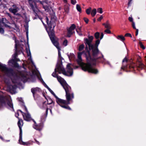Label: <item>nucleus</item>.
<instances>
[{
	"instance_id": "nucleus-1",
	"label": "nucleus",
	"mask_w": 146,
	"mask_h": 146,
	"mask_svg": "<svg viewBox=\"0 0 146 146\" xmlns=\"http://www.w3.org/2000/svg\"><path fill=\"white\" fill-rule=\"evenodd\" d=\"M86 52L83 51L78 53V59L77 60L78 63L81 66L82 70L84 71H87L89 72L94 74H97L98 73V70L94 68L91 64H95V63L93 62H95L98 58L92 59L87 47L86 48Z\"/></svg>"
},
{
	"instance_id": "nucleus-2",
	"label": "nucleus",
	"mask_w": 146,
	"mask_h": 146,
	"mask_svg": "<svg viewBox=\"0 0 146 146\" xmlns=\"http://www.w3.org/2000/svg\"><path fill=\"white\" fill-rule=\"evenodd\" d=\"M73 65L71 64H68L67 65V72H66L62 66V62L60 61L59 63H58L57 64L56 68L55 69V72L52 74V75L54 77H56L58 81L64 89L66 93L67 98L68 99L69 94L68 93V91L70 90V87L68 85L64 80L60 76H58L56 74V72H58L60 74L62 73L64 75L67 76H72L73 73L72 68Z\"/></svg>"
},
{
	"instance_id": "nucleus-3",
	"label": "nucleus",
	"mask_w": 146,
	"mask_h": 146,
	"mask_svg": "<svg viewBox=\"0 0 146 146\" xmlns=\"http://www.w3.org/2000/svg\"><path fill=\"white\" fill-rule=\"evenodd\" d=\"M0 69L3 72L8 76L11 74V78L13 83H15L13 85H10L7 88V89L12 93H15V90L17 88L16 83L17 82V80L20 79L24 82L26 81L28 78L27 73L26 72H21L20 73L19 76L17 75H13L12 74V70L11 69L8 68L5 64H3L0 63Z\"/></svg>"
},
{
	"instance_id": "nucleus-4",
	"label": "nucleus",
	"mask_w": 146,
	"mask_h": 146,
	"mask_svg": "<svg viewBox=\"0 0 146 146\" xmlns=\"http://www.w3.org/2000/svg\"><path fill=\"white\" fill-rule=\"evenodd\" d=\"M45 19L46 23L48 26V29L49 30L48 32V33L50 38L53 44L56 47L58 50V60L59 59L60 60H62V59H63V58L61 56L60 52V49L58 43L57 41L55 40L54 38L53 30L55 26V19H51V20L50 21L49 23H48V19L47 17H45Z\"/></svg>"
},
{
	"instance_id": "nucleus-5",
	"label": "nucleus",
	"mask_w": 146,
	"mask_h": 146,
	"mask_svg": "<svg viewBox=\"0 0 146 146\" xmlns=\"http://www.w3.org/2000/svg\"><path fill=\"white\" fill-rule=\"evenodd\" d=\"M50 92L56 98V102L60 106L62 107L65 109L69 110L71 109L69 107L66 105L70 104V103L69 101L74 98V94L71 92V88L70 90L68 92V93L69 95L68 99H67V98L66 93V98L67 100V101L65 100H63L58 98L52 90Z\"/></svg>"
},
{
	"instance_id": "nucleus-6",
	"label": "nucleus",
	"mask_w": 146,
	"mask_h": 146,
	"mask_svg": "<svg viewBox=\"0 0 146 146\" xmlns=\"http://www.w3.org/2000/svg\"><path fill=\"white\" fill-rule=\"evenodd\" d=\"M85 43L88 46L89 49L90 50H92V55L94 57H96L98 54L100 53L102 55L103 59L105 60L104 58L103 55L101 52H99L97 47H96L95 46L91 44L92 42L91 41L88 39L86 38L85 39Z\"/></svg>"
},
{
	"instance_id": "nucleus-7",
	"label": "nucleus",
	"mask_w": 146,
	"mask_h": 146,
	"mask_svg": "<svg viewBox=\"0 0 146 146\" xmlns=\"http://www.w3.org/2000/svg\"><path fill=\"white\" fill-rule=\"evenodd\" d=\"M0 102L3 105L8 108H13V106L10 96L3 97L0 96Z\"/></svg>"
},
{
	"instance_id": "nucleus-8",
	"label": "nucleus",
	"mask_w": 146,
	"mask_h": 146,
	"mask_svg": "<svg viewBox=\"0 0 146 146\" xmlns=\"http://www.w3.org/2000/svg\"><path fill=\"white\" fill-rule=\"evenodd\" d=\"M19 121L18 122V125L20 129L19 139V143L22 145H28L29 144V142H24L22 141V127L23 125V121L21 119L18 118Z\"/></svg>"
},
{
	"instance_id": "nucleus-9",
	"label": "nucleus",
	"mask_w": 146,
	"mask_h": 146,
	"mask_svg": "<svg viewBox=\"0 0 146 146\" xmlns=\"http://www.w3.org/2000/svg\"><path fill=\"white\" fill-rule=\"evenodd\" d=\"M25 109L27 112L26 113H24L21 110H20V112L21 113L24 119L27 121H30L31 119V115L28 113L27 109L25 106Z\"/></svg>"
},
{
	"instance_id": "nucleus-10",
	"label": "nucleus",
	"mask_w": 146,
	"mask_h": 146,
	"mask_svg": "<svg viewBox=\"0 0 146 146\" xmlns=\"http://www.w3.org/2000/svg\"><path fill=\"white\" fill-rule=\"evenodd\" d=\"M76 27L74 24H72L68 30L67 36L68 37H70L71 35L73 33V30H74Z\"/></svg>"
},
{
	"instance_id": "nucleus-11",
	"label": "nucleus",
	"mask_w": 146,
	"mask_h": 146,
	"mask_svg": "<svg viewBox=\"0 0 146 146\" xmlns=\"http://www.w3.org/2000/svg\"><path fill=\"white\" fill-rule=\"evenodd\" d=\"M9 10L10 12L15 14L19 10V9L16 5H13L12 7L9 9Z\"/></svg>"
},
{
	"instance_id": "nucleus-12",
	"label": "nucleus",
	"mask_w": 146,
	"mask_h": 146,
	"mask_svg": "<svg viewBox=\"0 0 146 146\" xmlns=\"http://www.w3.org/2000/svg\"><path fill=\"white\" fill-rule=\"evenodd\" d=\"M8 64L9 66H13L15 67H18L19 65L18 63H17L15 60L13 59H12L9 60L8 62Z\"/></svg>"
},
{
	"instance_id": "nucleus-13",
	"label": "nucleus",
	"mask_w": 146,
	"mask_h": 146,
	"mask_svg": "<svg viewBox=\"0 0 146 146\" xmlns=\"http://www.w3.org/2000/svg\"><path fill=\"white\" fill-rule=\"evenodd\" d=\"M33 121L34 124L33 125V127L37 130H41L42 128V126L41 124L37 125L35 121Z\"/></svg>"
},
{
	"instance_id": "nucleus-14",
	"label": "nucleus",
	"mask_w": 146,
	"mask_h": 146,
	"mask_svg": "<svg viewBox=\"0 0 146 146\" xmlns=\"http://www.w3.org/2000/svg\"><path fill=\"white\" fill-rule=\"evenodd\" d=\"M31 90L33 96H34L35 93H36L37 92H40L41 90L39 88L36 87L35 88H32Z\"/></svg>"
},
{
	"instance_id": "nucleus-15",
	"label": "nucleus",
	"mask_w": 146,
	"mask_h": 146,
	"mask_svg": "<svg viewBox=\"0 0 146 146\" xmlns=\"http://www.w3.org/2000/svg\"><path fill=\"white\" fill-rule=\"evenodd\" d=\"M103 25L107 29H110L111 28V25L108 21H107L106 23H103Z\"/></svg>"
},
{
	"instance_id": "nucleus-16",
	"label": "nucleus",
	"mask_w": 146,
	"mask_h": 146,
	"mask_svg": "<svg viewBox=\"0 0 146 146\" xmlns=\"http://www.w3.org/2000/svg\"><path fill=\"white\" fill-rule=\"evenodd\" d=\"M68 56L70 60H74L75 58L74 54L73 53H70L68 54Z\"/></svg>"
},
{
	"instance_id": "nucleus-17",
	"label": "nucleus",
	"mask_w": 146,
	"mask_h": 146,
	"mask_svg": "<svg viewBox=\"0 0 146 146\" xmlns=\"http://www.w3.org/2000/svg\"><path fill=\"white\" fill-rule=\"evenodd\" d=\"M69 4H66L64 6V10L67 13H68L69 12Z\"/></svg>"
},
{
	"instance_id": "nucleus-18",
	"label": "nucleus",
	"mask_w": 146,
	"mask_h": 146,
	"mask_svg": "<svg viewBox=\"0 0 146 146\" xmlns=\"http://www.w3.org/2000/svg\"><path fill=\"white\" fill-rule=\"evenodd\" d=\"M97 12L96 9H94L92 11L91 14L92 17H94L96 15Z\"/></svg>"
},
{
	"instance_id": "nucleus-19",
	"label": "nucleus",
	"mask_w": 146,
	"mask_h": 146,
	"mask_svg": "<svg viewBox=\"0 0 146 146\" xmlns=\"http://www.w3.org/2000/svg\"><path fill=\"white\" fill-rule=\"evenodd\" d=\"M2 24H3V23L1 22L0 19V33H3L4 32L3 29L1 28V27H2Z\"/></svg>"
},
{
	"instance_id": "nucleus-20",
	"label": "nucleus",
	"mask_w": 146,
	"mask_h": 146,
	"mask_svg": "<svg viewBox=\"0 0 146 146\" xmlns=\"http://www.w3.org/2000/svg\"><path fill=\"white\" fill-rule=\"evenodd\" d=\"M117 39L121 40L122 41H123L125 40L124 37L122 35H118L117 36Z\"/></svg>"
},
{
	"instance_id": "nucleus-21",
	"label": "nucleus",
	"mask_w": 146,
	"mask_h": 146,
	"mask_svg": "<svg viewBox=\"0 0 146 146\" xmlns=\"http://www.w3.org/2000/svg\"><path fill=\"white\" fill-rule=\"evenodd\" d=\"M27 53L28 56H29V59H30L31 61V62L32 63H33V61L31 60V52H30V51L29 49V50H27Z\"/></svg>"
},
{
	"instance_id": "nucleus-22",
	"label": "nucleus",
	"mask_w": 146,
	"mask_h": 146,
	"mask_svg": "<svg viewBox=\"0 0 146 146\" xmlns=\"http://www.w3.org/2000/svg\"><path fill=\"white\" fill-rule=\"evenodd\" d=\"M76 8L77 10L80 13L82 12V9L80 6L78 4H77L76 5Z\"/></svg>"
},
{
	"instance_id": "nucleus-23",
	"label": "nucleus",
	"mask_w": 146,
	"mask_h": 146,
	"mask_svg": "<svg viewBox=\"0 0 146 146\" xmlns=\"http://www.w3.org/2000/svg\"><path fill=\"white\" fill-rule=\"evenodd\" d=\"M84 47V46L83 44H81L78 47V50L79 51H81L83 49Z\"/></svg>"
},
{
	"instance_id": "nucleus-24",
	"label": "nucleus",
	"mask_w": 146,
	"mask_h": 146,
	"mask_svg": "<svg viewBox=\"0 0 146 146\" xmlns=\"http://www.w3.org/2000/svg\"><path fill=\"white\" fill-rule=\"evenodd\" d=\"M91 9H92L90 7L89 8L87 9L86 10V13L88 15H89L90 14V13L91 12Z\"/></svg>"
},
{
	"instance_id": "nucleus-25",
	"label": "nucleus",
	"mask_w": 146,
	"mask_h": 146,
	"mask_svg": "<svg viewBox=\"0 0 146 146\" xmlns=\"http://www.w3.org/2000/svg\"><path fill=\"white\" fill-rule=\"evenodd\" d=\"M138 66L139 68H142L144 67V65L142 63L139 62V66Z\"/></svg>"
},
{
	"instance_id": "nucleus-26",
	"label": "nucleus",
	"mask_w": 146,
	"mask_h": 146,
	"mask_svg": "<svg viewBox=\"0 0 146 146\" xmlns=\"http://www.w3.org/2000/svg\"><path fill=\"white\" fill-rule=\"evenodd\" d=\"M100 33L98 32H96L95 34V36L96 39H98L99 37Z\"/></svg>"
},
{
	"instance_id": "nucleus-27",
	"label": "nucleus",
	"mask_w": 146,
	"mask_h": 146,
	"mask_svg": "<svg viewBox=\"0 0 146 146\" xmlns=\"http://www.w3.org/2000/svg\"><path fill=\"white\" fill-rule=\"evenodd\" d=\"M100 43V40H97L96 41L95 45H94L96 47H97V48H98V44H99ZM97 48L98 49V48Z\"/></svg>"
},
{
	"instance_id": "nucleus-28",
	"label": "nucleus",
	"mask_w": 146,
	"mask_h": 146,
	"mask_svg": "<svg viewBox=\"0 0 146 146\" xmlns=\"http://www.w3.org/2000/svg\"><path fill=\"white\" fill-rule=\"evenodd\" d=\"M97 11L100 14H102L103 13L102 9L101 8H100L97 9Z\"/></svg>"
},
{
	"instance_id": "nucleus-29",
	"label": "nucleus",
	"mask_w": 146,
	"mask_h": 146,
	"mask_svg": "<svg viewBox=\"0 0 146 146\" xmlns=\"http://www.w3.org/2000/svg\"><path fill=\"white\" fill-rule=\"evenodd\" d=\"M68 41L67 40H65L63 42V45L65 46H66L67 45Z\"/></svg>"
},
{
	"instance_id": "nucleus-30",
	"label": "nucleus",
	"mask_w": 146,
	"mask_h": 146,
	"mask_svg": "<svg viewBox=\"0 0 146 146\" xmlns=\"http://www.w3.org/2000/svg\"><path fill=\"white\" fill-rule=\"evenodd\" d=\"M47 101L48 104H51L53 102V101L51 98H49Z\"/></svg>"
},
{
	"instance_id": "nucleus-31",
	"label": "nucleus",
	"mask_w": 146,
	"mask_h": 146,
	"mask_svg": "<svg viewBox=\"0 0 146 146\" xmlns=\"http://www.w3.org/2000/svg\"><path fill=\"white\" fill-rule=\"evenodd\" d=\"M45 87H46L50 92L52 90L44 82L43 83Z\"/></svg>"
},
{
	"instance_id": "nucleus-32",
	"label": "nucleus",
	"mask_w": 146,
	"mask_h": 146,
	"mask_svg": "<svg viewBox=\"0 0 146 146\" xmlns=\"http://www.w3.org/2000/svg\"><path fill=\"white\" fill-rule=\"evenodd\" d=\"M76 0H71V3L73 5H75L76 3Z\"/></svg>"
},
{
	"instance_id": "nucleus-33",
	"label": "nucleus",
	"mask_w": 146,
	"mask_h": 146,
	"mask_svg": "<svg viewBox=\"0 0 146 146\" xmlns=\"http://www.w3.org/2000/svg\"><path fill=\"white\" fill-rule=\"evenodd\" d=\"M104 32L108 34H111V32L109 30V29H106V30H105Z\"/></svg>"
},
{
	"instance_id": "nucleus-34",
	"label": "nucleus",
	"mask_w": 146,
	"mask_h": 146,
	"mask_svg": "<svg viewBox=\"0 0 146 146\" xmlns=\"http://www.w3.org/2000/svg\"><path fill=\"white\" fill-rule=\"evenodd\" d=\"M139 44L141 48H142L143 49H145V47L143 45V44L141 42H139Z\"/></svg>"
},
{
	"instance_id": "nucleus-35",
	"label": "nucleus",
	"mask_w": 146,
	"mask_h": 146,
	"mask_svg": "<svg viewBox=\"0 0 146 146\" xmlns=\"http://www.w3.org/2000/svg\"><path fill=\"white\" fill-rule=\"evenodd\" d=\"M15 48L16 50H17V46L18 45V41L17 40H15Z\"/></svg>"
},
{
	"instance_id": "nucleus-36",
	"label": "nucleus",
	"mask_w": 146,
	"mask_h": 146,
	"mask_svg": "<svg viewBox=\"0 0 146 146\" xmlns=\"http://www.w3.org/2000/svg\"><path fill=\"white\" fill-rule=\"evenodd\" d=\"M76 31L77 32V33L80 36H82V34L81 33V32H80V31H78V29H76Z\"/></svg>"
},
{
	"instance_id": "nucleus-37",
	"label": "nucleus",
	"mask_w": 146,
	"mask_h": 146,
	"mask_svg": "<svg viewBox=\"0 0 146 146\" xmlns=\"http://www.w3.org/2000/svg\"><path fill=\"white\" fill-rule=\"evenodd\" d=\"M103 18V16L102 15H101L100 17L98 19V21H100L101 20H102Z\"/></svg>"
},
{
	"instance_id": "nucleus-38",
	"label": "nucleus",
	"mask_w": 146,
	"mask_h": 146,
	"mask_svg": "<svg viewBox=\"0 0 146 146\" xmlns=\"http://www.w3.org/2000/svg\"><path fill=\"white\" fill-rule=\"evenodd\" d=\"M129 20L130 22H132V23L133 22H134L133 21V19L132 17H129Z\"/></svg>"
},
{
	"instance_id": "nucleus-39",
	"label": "nucleus",
	"mask_w": 146,
	"mask_h": 146,
	"mask_svg": "<svg viewBox=\"0 0 146 146\" xmlns=\"http://www.w3.org/2000/svg\"><path fill=\"white\" fill-rule=\"evenodd\" d=\"M132 26L134 29H136V28L135 27V23L134 22H133L132 23Z\"/></svg>"
},
{
	"instance_id": "nucleus-40",
	"label": "nucleus",
	"mask_w": 146,
	"mask_h": 146,
	"mask_svg": "<svg viewBox=\"0 0 146 146\" xmlns=\"http://www.w3.org/2000/svg\"><path fill=\"white\" fill-rule=\"evenodd\" d=\"M93 39V37L92 36H90L89 37V38L88 39L90 40L92 42Z\"/></svg>"
},
{
	"instance_id": "nucleus-41",
	"label": "nucleus",
	"mask_w": 146,
	"mask_h": 146,
	"mask_svg": "<svg viewBox=\"0 0 146 146\" xmlns=\"http://www.w3.org/2000/svg\"><path fill=\"white\" fill-rule=\"evenodd\" d=\"M84 21L85 22L87 23H88L89 20L87 18H84Z\"/></svg>"
},
{
	"instance_id": "nucleus-42",
	"label": "nucleus",
	"mask_w": 146,
	"mask_h": 146,
	"mask_svg": "<svg viewBox=\"0 0 146 146\" xmlns=\"http://www.w3.org/2000/svg\"><path fill=\"white\" fill-rule=\"evenodd\" d=\"M20 110H18L17 111V112L15 113V116L16 117H17L18 118V117L19 115V113H18V111H20Z\"/></svg>"
},
{
	"instance_id": "nucleus-43",
	"label": "nucleus",
	"mask_w": 146,
	"mask_h": 146,
	"mask_svg": "<svg viewBox=\"0 0 146 146\" xmlns=\"http://www.w3.org/2000/svg\"><path fill=\"white\" fill-rule=\"evenodd\" d=\"M125 36H130V37H131V35L129 33H126L125 35Z\"/></svg>"
},
{
	"instance_id": "nucleus-44",
	"label": "nucleus",
	"mask_w": 146,
	"mask_h": 146,
	"mask_svg": "<svg viewBox=\"0 0 146 146\" xmlns=\"http://www.w3.org/2000/svg\"><path fill=\"white\" fill-rule=\"evenodd\" d=\"M1 22L3 23V24H2V26L3 25H4L5 26V27H10V26H9V25H8L6 24H5L3 22Z\"/></svg>"
},
{
	"instance_id": "nucleus-45",
	"label": "nucleus",
	"mask_w": 146,
	"mask_h": 146,
	"mask_svg": "<svg viewBox=\"0 0 146 146\" xmlns=\"http://www.w3.org/2000/svg\"><path fill=\"white\" fill-rule=\"evenodd\" d=\"M103 36H104L103 33H101V36H100V39H102L103 38Z\"/></svg>"
},
{
	"instance_id": "nucleus-46",
	"label": "nucleus",
	"mask_w": 146,
	"mask_h": 146,
	"mask_svg": "<svg viewBox=\"0 0 146 146\" xmlns=\"http://www.w3.org/2000/svg\"><path fill=\"white\" fill-rule=\"evenodd\" d=\"M127 59H126V58H125L123 59V61H122V62L123 63H124V62H127Z\"/></svg>"
},
{
	"instance_id": "nucleus-47",
	"label": "nucleus",
	"mask_w": 146,
	"mask_h": 146,
	"mask_svg": "<svg viewBox=\"0 0 146 146\" xmlns=\"http://www.w3.org/2000/svg\"><path fill=\"white\" fill-rule=\"evenodd\" d=\"M78 29H77L80 31V32H81V27H78Z\"/></svg>"
},
{
	"instance_id": "nucleus-48",
	"label": "nucleus",
	"mask_w": 146,
	"mask_h": 146,
	"mask_svg": "<svg viewBox=\"0 0 146 146\" xmlns=\"http://www.w3.org/2000/svg\"><path fill=\"white\" fill-rule=\"evenodd\" d=\"M135 29L136 30L135 35H136V36H137V35L138 34V29Z\"/></svg>"
},
{
	"instance_id": "nucleus-49",
	"label": "nucleus",
	"mask_w": 146,
	"mask_h": 146,
	"mask_svg": "<svg viewBox=\"0 0 146 146\" xmlns=\"http://www.w3.org/2000/svg\"><path fill=\"white\" fill-rule=\"evenodd\" d=\"M134 67H135V66L134 65H130L129 66V68H134Z\"/></svg>"
},
{
	"instance_id": "nucleus-50",
	"label": "nucleus",
	"mask_w": 146,
	"mask_h": 146,
	"mask_svg": "<svg viewBox=\"0 0 146 146\" xmlns=\"http://www.w3.org/2000/svg\"><path fill=\"white\" fill-rule=\"evenodd\" d=\"M17 55V53L16 52L14 54V55H13L15 59V58L16 57Z\"/></svg>"
},
{
	"instance_id": "nucleus-51",
	"label": "nucleus",
	"mask_w": 146,
	"mask_h": 146,
	"mask_svg": "<svg viewBox=\"0 0 146 146\" xmlns=\"http://www.w3.org/2000/svg\"><path fill=\"white\" fill-rule=\"evenodd\" d=\"M63 0L64 2V3L67 4V0Z\"/></svg>"
},
{
	"instance_id": "nucleus-52",
	"label": "nucleus",
	"mask_w": 146,
	"mask_h": 146,
	"mask_svg": "<svg viewBox=\"0 0 146 146\" xmlns=\"http://www.w3.org/2000/svg\"><path fill=\"white\" fill-rule=\"evenodd\" d=\"M131 1L132 0H129V2L128 3L129 5L130 4L131 2Z\"/></svg>"
},
{
	"instance_id": "nucleus-53",
	"label": "nucleus",
	"mask_w": 146,
	"mask_h": 146,
	"mask_svg": "<svg viewBox=\"0 0 146 146\" xmlns=\"http://www.w3.org/2000/svg\"><path fill=\"white\" fill-rule=\"evenodd\" d=\"M126 67V66H123L121 68L122 69H123L124 68H125Z\"/></svg>"
},
{
	"instance_id": "nucleus-54",
	"label": "nucleus",
	"mask_w": 146,
	"mask_h": 146,
	"mask_svg": "<svg viewBox=\"0 0 146 146\" xmlns=\"http://www.w3.org/2000/svg\"><path fill=\"white\" fill-rule=\"evenodd\" d=\"M36 142L38 144V145H40V143L38 141H36Z\"/></svg>"
},
{
	"instance_id": "nucleus-55",
	"label": "nucleus",
	"mask_w": 146,
	"mask_h": 146,
	"mask_svg": "<svg viewBox=\"0 0 146 146\" xmlns=\"http://www.w3.org/2000/svg\"><path fill=\"white\" fill-rule=\"evenodd\" d=\"M26 21L27 22H28L29 21V19H27L26 20Z\"/></svg>"
},
{
	"instance_id": "nucleus-56",
	"label": "nucleus",
	"mask_w": 146,
	"mask_h": 146,
	"mask_svg": "<svg viewBox=\"0 0 146 146\" xmlns=\"http://www.w3.org/2000/svg\"><path fill=\"white\" fill-rule=\"evenodd\" d=\"M0 138L2 140H3V137L1 136H0Z\"/></svg>"
},
{
	"instance_id": "nucleus-57",
	"label": "nucleus",
	"mask_w": 146,
	"mask_h": 146,
	"mask_svg": "<svg viewBox=\"0 0 146 146\" xmlns=\"http://www.w3.org/2000/svg\"><path fill=\"white\" fill-rule=\"evenodd\" d=\"M1 0H0V5H1Z\"/></svg>"
},
{
	"instance_id": "nucleus-58",
	"label": "nucleus",
	"mask_w": 146,
	"mask_h": 146,
	"mask_svg": "<svg viewBox=\"0 0 146 146\" xmlns=\"http://www.w3.org/2000/svg\"><path fill=\"white\" fill-rule=\"evenodd\" d=\"M40 20H41V21H42V23L43 24H44V23L43 22V21H42V19H40Z\"/></svg>"
},
{
	"instance_id": "nucleus-59",
	"label": "nucleus",
	"mask_w": 146,
	"mask_h": 146,
	"mask_svg": "<svg viewBox=\"0 0 146 146\" xmlns=\"http://www.w3.org/2000/svg\"><path fill=\"white\" fill-rule=\"evenodd\" d=\"M95 21H96V20H95V19H94V20H93L94 22H95Z\"/></svg>"
},
{
	"instance_id": "nucleus-60",
	"label": "nucleus",
	"mask_w": 146,
	"mask_h": 146,
	"mask_svg": "<svg viewBox=\"0 0 146 146\" xmlns=\"http://www.w3.org/2000/svg\"><path fill=\"white\" fill-rule=\"evenodd\" d=\"M107 63L108 64H109V62H108V61H107Z\"/></svg>"
},
{
	"instance_id": "nucleus-61",
	"label": "nucleus",
	"mask_w": 146,
	"mask_h": 146,
	"mask_svg": "<svg viewBox=\"0 0 146 146\" xmlns=\"http://www.w3.org/2000/svg\"><path fill=\"white\" fill-rule=\"evenodd\" d=\"M44 9H45V10H46V9H45V8L44 7Z\"/></svg>"
},
{
	"instance_id": "nucleus-62",
	"label": "nucleus",
	"mask_w": 146,
	"mask_h": 146,
	"mask_svg": "<svg viewBox=\"0 0 146 146\" xmlns=\"http://www.w3.org/2000/svg\"><path fill=\"white\" fill-rule=\"evenodd\" d=\"M23 68H25V67H24V65H23Z\"/></svg>"
},
{
	"instance_id": "nucleus-63",
	"label": "nucleus",
	"mask_w": 146,
	"mask_h": 146,
	"mask_svg": "<svg viewBox=\"0 0 146 146\" xmlns=\"http://www.w3.org/2000/svg\"><path fill=\"white\" fill-rule=\"evenodd\" d=\"M47 110H48V109H46V111H47Z\"/></svg>"
},
{
	"instance_id": "nucleus-64",
	"label": "nucleus",
	"mask_w": 146,
	"mask_h": 146,
	"mask_svg": "<svg viewBox=\"0 0 146 146\" xmlns=\"http://www.w3.org/2000/svg\"><path fill=\"white\" fill-rule=\"evenodd\" d=\"M50 111L51 112V110H50Z\"/></svg>"
}]
</instances>
